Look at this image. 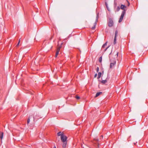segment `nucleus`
<instances>
[{"label":"nucleus","mask_w":148,"mask_h":148,"mask_svg":"<svg viewBox=\"0 0 148 148\" xmlns=\"http://www.w3.org/2000/svg\"><path fill=\"white\" fill-rule=\"evenodd\" d=\"M116 43V37H115L114 39V44H115Z\"/></svg>","instance_id":"f8f14e48"},{"label":"nucleus","mask_w":148,"mask_h":148,"mask_svg":"<svg viewBox=\"0 0 148 148\" xmlns=\"http://www.w3.org/2000/svg\"><path fill=\"white\" fill-rule=\"evenodd\" d=\"M116 62L115 61H114L113 62L110 63V68H112L113 66L116 64Z\"/></svg>","instance_id":"39448f33"},{"label":"nucleus","mask_w":148,"mask_h":148,"mask_svg":"<svg viewBox=\"0 0 148 148\" xmlns=\"http://www.w3.org/2000/svg\"><path fill=\"white\" fill-rule=\"evenodd\" d=\"M118 52H116V55H117V56H118Z\"/></svg>","instance_id":"cd10ccee"},{"label":"nucleus","mask_w":148,"mask_h":148,"mask_svg":"<svg viewBox=\"0 0 148 148\" xmlns=\"http://www.w3.org/2000/svg\"><path fill=\"white\" fill-rule=\"evenodd\" d=\"M99 61L100 62H101L102 61V57H100L99 59Z\"/></svg>","instance_id":"412c9836"},{"label":"nucleus","mask_w":148,"mask_h":148,"mask_svg":"<svg viewBox=\"0 0 148 148\" xmlns=\"http://www.w3.org/2000/svg\"><path fill=\"white\" fill-rule=\"evenodd\" d=\"M34 39H35V40H36V38H35Z\"/></svg>","instance_id":"7c9ffc66"},{"label":"nucleus","mask_w":148,"mask_h":148,"mask_svg":"<svg viewBox=\"0 0 148 148\" xmlns=\"http://www.w3.org/2000/svg\"><path fill=\"white\" fill-rule=\"evenodd\" d=\"M122 20H123V19H122L120 18V19H119V23L121 22L122 21Z\"/></svg>","instance_id":"4be33fe9"},{"label":"nucleus","mask_w":148,"mask_h":148,"mask_svg":"<svg viewBox=\"0 0 148 148\" xmlns=\"http://www.w3.org/2000/svg\"><path fill=\"white\" fill-rule=\"evenodd\" d=\"M30 121V118L29 117L28 118L27 120V124H28L29 123Z\"/></svg>","instance_id":"ddd939ff"},{"label":"nucleus","mask_w":148,"mask_h":148,"mask_svg":"<svg viewBox=\"0 0 148 148\" xmlns=\"http://www.w3.org/2000/svg\"><path fill=\"white\" fill-rule=\"evenodd\" d=\"M20 42V40H19L18 43H17V44L16 45V46H18L19 45Z\"/></svg>","instance_id":"393cba45"},{"label":"nucleus","mask_w":148,"mask_h":148,"mask_svg":"<svg viewBox=\"0 0 148 148\" xmlns=\"http://www.w3.org/2000/svg\"><path fill=\"white\" fill-rule=\"evenodd\" d=\"M107 82L106 80H103L101 81V83L103 84H105Z\"/></svg>","instance_id":"2eb2a0df"},{"label":"nucleus","mask_w":148,"mask_h":148,"mask_svg":"<svg viewBox=\"0 0 148 148\" xmlns=\"http://www.w3.org/2000/svg\"><path fill=\"white\" fill-rule=\"evenodd\" d=\"M126 6H125V5L122 4L121 5V9L123 10H125V8H126Z\"/></svg>","instance_id":"0eeeda50"},{"label":"nucleus","mask_w":148,"mask_h":148,"mask_svg":"<svg viewBox=\"0 0 148 148\" xmlns=\"http://www.w3.org/2000/svg\"><path fill=\"white\" fill-rule=\"evenodd\" d=\"M101 136L103 137V136Z\"/></svg>","instance_id":"2f4dec72"},{"label":"nucleus","mask_w":148,"mask_h":148,"mask_svg":"<svg viewBox=\"0 0 148 148\" xmlns=\"http://www.w3.org/2000/svg\"><path fill=\"white\" fill-rule=\"evenodd\" d=\"M67 142H65L64 143H63L62 145V148H66V145Z\"/></svg>","instance_id":"6e6552de"},{"label":"nucleus","mask_w":148,"mask_h":148,"mask_svg":"<svg viewBox=\"0 0 148 148\" xmlns=\"http://www.w3.org/2000/svg\"><path fill=\"white\" fill-rule=\"evenodd\" d=\"M120 9V8L118 6L116 8V10L117 11H118Z\"/></svg>","instance_id":"6ab92c4d"},{"label":"nucleus","mask_w":148,"mask_h":148,"mask_svg":"<svg viewBox=\"0 0 148 148\" xmlns=\"http://www.w3.org/2000/svg\"><path fill=\"white\" fill-rule=\"evenodd\" d=\"M99 17V14L97 13L96 17V21L94 24V26L92 27L91 28L92 29H94L95 28L96 25L97 24V21Z\"/></svg>","instance_id":"f03ea898"},{"label":"nucleus","mask_w":148,"mask_h":148,"mask_svg":"<svg viewBox=\"0 0 148 148\" xmlns=\"http://www.w3.org/2000/svg\"><path fill=\"white\" fill-rule=\"evenodd\" d=\"M111 53H111H110V54Z\"/></svg>","instance_id":"473e14b6"},{"label":"nucleus","mask_w":148,"mask_h":148,"mask_svg":"<svg viewBox=\"0 0 148 148\" xmlns=\"http://www.w3.org/2000/svg\"><path fill=\"white\" fill-rule=\"evenodd\" d=\"M3 133L2 132H0V138L2 139L3 138Z\"/></svg>","instance_id":"423d86ee"},{"label":"nucleus","mask_w":148,"mask_h":148,"mask_svg":"<svg viewBox=\"0 0 148 148\" xmlns=\"http://www.w3.org/2000/svg\"><path fill=\"white\" fill-rule=\"evenodd\" d=\"M113 25V22L111 18H110L108 22V26L109 27H112Z\"/></svg>","instance_id":"7ed1b4c3"},{"label":"nucleus","mask_w":148,"mask_h":148,"mask_svg":"<svg viewBox=\"0 0 148 148\" xmlns=\"http://www.w3.org/2000/svg\"><path fill=\"white\" fill-rule=\"evenodd\" d=\"M102 93V92H97L96 93V95L95 96V97H97L99 95H100Z\"/></svg>","instance_id":"1a4fd4ad"},{"label":"nucleus","mask_w":148,"mask_h":148,"mask_svg":"<svg viewBox=\"0 0 148 148\" xmlns=\"http://www.w3.org/2000/svg\"><path fill=\"white\" fill-rule=\"evenodd\" d=\"M126 12V10H124L122 11L120 18L123 19V17Z\"/></svg>","instance_id":"20e7f679"},{"label":"nucleus","mask_w":148,"mask_h":148,"mask_svg":"<svg viewBox=\"0 0 148 148\" xmlns=\"http://www.w3.org/2000/svg\"><path fill=\"white\" fill-rule=\"evenodd\" d=\"M60 47H58L57 49V51H58L59 52V51L60 50Z\"/></svg>","instance_id":"aec40b11"},{"label":"nucleus","mask_w":148,"mask_h":148,"mask_svg":"<svg viewBox=\"0 0 148 148\" xmlns=\"http://www.w3.org/2000/svg\"><path fill=\"white\" fill-rule=\"evenodd\" d=\"M107 42H106L105 43H104L102 46V47L104 48L107 45Z\"/></svg>","instance_id":"f3484780"},{"label":"nucleus","mask_w":148,"mask_h":148,"mask_svg":"<svg viewBox=\"0 0 148 148\" xmlns=\"http://www.w3.org/2000/svg\"><path fill=\"white\" fill-rule=\"evenodd\" d=\"M59 54V52L58 51H57L56 52V55H55V57H57L58 56V54Z\"/></svg>","instance_id":"a211bd4d"},{"label":"nucleus","mask_w":148,"mask_h":148,"mask_svg":"<svg viewBox=\"0 0 148 148\" xmlns=\"http://www.w3.org/2000/svg\"><path fill=\"white\" fill-rule=\"evenodd\" d=\"M101 73L99 72L98 74V76L97 77V78L98 79L99 78L101 77Z\"/></svg>","instance_id":"9d476101"},{"label":"nucleus","mask_w":148,"mask_h":148,"mask_svg":"<svg viewBox=\"0 0 148 148\" xmlns=\"http://www.w3.org/2000/svg\"><path fill=\"white\" fill-rule=\"evenodd\" d=\"M57 135L58 136H61V135H64L63 134H62L61 132H58L57 134Z\"/></svg>","instance_id":"9b49d317"},{"label":"nucleus","mask_w":148,"mask_h":148,"mask_svg":"<svg viewBox=\"0 0 148 148\" xmlns=\"http://www.w3.org/2000/svg\"><path fill=\"white\" fill-rule=\"evenodd\" d=\"M67 137L66 136L64 135H61V141L63 142L64 143L67 142Z\"/></svg>","instance_id":"f257e3e1"},{"label":"nucleus","mask_w":148,"mask_h":148,"mask_svg":"<svg viewBox=\"0 0 148 148\" xmlns=\"http://www.w3.org/2000/svg\"><path fill=\"white\" fill-rule=\"evenodd\" d=\"M118 33V31L116 30L115 31V36H114L115 37H116Z\"/></svg>","instance_id":"4468645a"},{"label":"nucleus","mask_w":148,"mask_h":148,"mask_svg":"<svg viewBox=\"0 0 148 148\" xmlns=\"http://www.w3.org/2000/svg\"><path fill=\"white\" fill-rule=\"evenodd\" d=\"M76 98L77 99H80V97L79 96H77L76 97Z\"/></svg>","instance_id":"b1692460"},{"label":"nucleus","mask_w":148,"mask_h":148,"mask_svg":"<svg viewBox=\"0 0 148 148\" xmlns=\"http://www.w3.org/2000/svg\"><path fill=\"white\" fill-rule=\"evenodd\" d=\"M99 71V68L98 67H97L96 69V71L97 72H98V71Z\"/></svg>","instance_id":"5701e85b"},{"label":"nucleus","mask_w":148,"mask_h":148,"mask_svg":"<svg viewBox=\"0 0 148 148\" xmlns=\"http://www.w3.org/2000/svg\"><path fill=\"white\" fill-rule=\"evenodd\" d=\"M105 5H106V7L108 10V11H110V10H109V8H108V5L107 3H106V2L105 3Z\"/></svg>","instance_id":"dca6fc26"},{"label":"nucleus","mask_w":148,"mask_h":148,"mask_svg":"<svg viewBox=\"0 0 148 148\" xmlns=\"http://www.w3.org/2000/svg\"><path fill=\"white\" fill-rule=\"evenodd\" d=\"M54 148H56V146H55V147H54Z\"/></svg>","instance_id":"c756f323"},{"label":"nucleus","mask_w":148,"mask_h":148,"mask_svg":"<svg viewBox=\"0 0 148 148\" xmlns=\"http://www.w3.org/2000/svg\"><path fill=\"white\" fill-rule=\"evenodd\" d=\"M128 6H129V5H130V3H129L128 1Z\"/></svg>","instance_id":"c85d7f7f"},{"label":"nucleus","mask_w":148,"mask_h":148,"mask_svg":"<svg viewBox=\"0 0 148 148\" xmlns=\"http://www.w3.org/2000/svg\"><path fill=\"white\" fill-rule=\"evenodd\" d=\"M110 47V46H108V47H107L104 50V51H106L107 49L109 48V47Z\"/></svg>","instance_id":"a878e982"},{"label":"nucleus","mask_w":148,"mask_h":148,"mask_svg":"<svg viewBox=\"0 0 148 148\" xmlns=\"http://www.w3.org/2000/svg\"><path fill=\"white\" fill-rule=\"evenodd\" d=\"M97 73L95 74V76H94L95 77H97Z\"/></svg>","instance_id":"bb28decb"}]
</instances>
